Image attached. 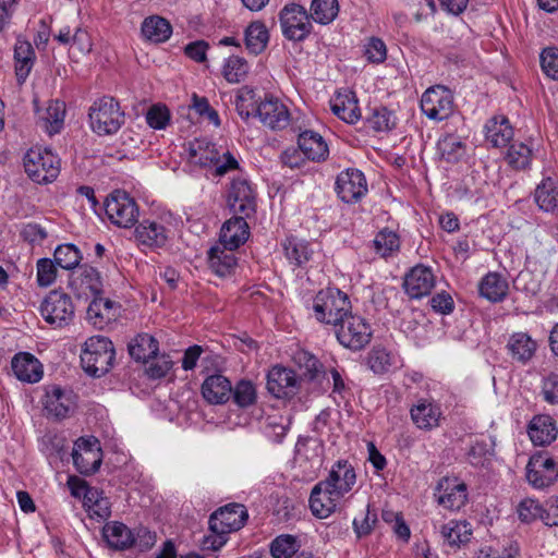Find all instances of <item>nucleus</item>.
I'll return each mask as SVG.
<instances>
[{
    "label": "nucleus",
    "mask_w": 558,
    "mask_h": 558,
    "mask_svg": "<svg viewBox=\"0 0 558 558\" xmlns=\"http://www.w3.org/2000/svg\"><path fill=\"white\" fill-rule=\"evenodd\" d=\"M247 517L246 508L240 504H229L216 510L209 518L210 534L204 536L203 549H220L227 543V535L242 529Z\"/></svg>",
    "instance_id": "1"
},
{
    "label": "nucleus",
    "mask_w": 558,
    "mask_h": 558,
    "mask_svg": "<svg viewBox=\"0 0 558 558\" xmlns=\"http://www.w3.org/2000/svg\"><path fill=\"white\" fill-rule=\"evenodd\" d=\"M189 159L191 163L211 168L217 177L239 168L236 158L229 150L220 154L216 145L205 138L189 143Z\"/></svg>",
    "instance_id": "2"
},
{
    "label": "nucleus",
    "mask_w": 558,
    "mask_h": 558,
    "mask_svg": "<svg viewBox=\"0 0 558 558\" xmlns=\"http://www.w3.org/2000/svg\"><path fill=\"white\" fill-rule=\"evenodd\" d=\"M114 347L110 339L104 336L88 338L81 352L83 369L93 377L106 375L113 365Z\"/></svg>",
    "instance_id": "3"
},
{
    "label": "nucleus",
    "mask_w": 558,
    "mask_h": 558,
    "mask_svg": "<svg viewBox=\"0 0 558 558\" xmlns=\"http://www.w3.org/2000/svg\"><path fill=\"white\" fill-rule=\"evenodd\" d=\"M313 312L319 323L335 327L351 312V302L344 292L328 288L314 298Z\"/></svg>",
    "instance_id": "4"
},
{
    "label": "nucleus",
    "mask_w": 558,
    "mask_h": 558,
    "mask_svg": "<svg viewBox=\"0 0 558 558\" xmlns=\"http://www.w3.org/2000/svg\"><path fill=\"white\" fill-rule=\"evenodd\" d=\"M92 130L98 135L117 133L124 123V112L119 102L109 96H104L93 102L88 110Z\"/></svg>",
    "instance_id": "5"
},
{
    "label": "nucleus",
    "mask_w": 558,
    "mask_h": 558,
    "mask_svg": "<svg viewBox=\"0 0 558 558\" xmlns=\"http://www.w3.org/2000/svg\"><path fill=\"white\" fill-rule=\"evenodd\" d=\"M23 161L27 175L39 184L51 183L60 173V159L47 147L29 148Z\"/></svg>",
    "instance_id": "6"
},
{
    "label": "nucleus",
    "mask_w": 558,
    "mask_h": 558,
    "mask_svg": "<svg viewBox=\"0 0 558 558\" xmlns=\"http://www.w3.org/2000/svg\"><path fill=\"white\" fill-rule=\"evenodd\" d=\"M335 336L338 342L352 351H359L365 348L373 335V330L367 320L350 312L341 322L333 327Z\"/></svg>",
    "instance_id": "7"
},
{
    "label": "nucleus",
    "mask_w": 558,
    "mask_h": 558,
    "mask_svg": "<svg viewBox=\"0 0 558 558\" xmlns=\"http://www.w3.org/2000/svg\"><path fill=\"white\" fill-rule=\"evenodd\" d=\"M307 10L299 3H288L279 12L282 35L291 41H304L313 32Z\"/></svg>",
    "instance_id": "8"
},
{
    "label": "nucleus",
    "mask_w": 558,
    "mask_h": 558,
    "mask_svg": "<svg viewBox=\"0 0 558 558\" xmlns=\"http://www.w3.org/2000/svg\"><path fill=\"white\" fill-rule=\"evenodd\" d=\"M526 480L534 488L549 487L558 480V461L547 450L533 453L526 464Z\"/></svg>",
    "instance_id": "9"
},
{
    "label": "nucleus",
    "mask_w": 558,
    "mask_h": 558,
    "mask_svg": "<svg viewBox=\"0 0 558 558\" xmlns=\"http://www.w3.org/2000/svg\"><path fill=\"white\" fill-rule=\"evenodd\" d=\"M422 112L430 120L448 119L454 110L452 92L444 85L428 87L421 97Z\"/></svg>",
    "instance_id": "10"
},
{
    "label": "nucleus",
    "mask_w": 558,
    "mask_h": 558,
    "mask_svg": "<svg viewBox=\"0 0 558 558\" xmlns=\"http://www.w3.org/2000/svg\"><path fill=\"white\" fill-rule=\"evenodd\" d=\"M105 210L109 220L118 227L131 228L137 222V204L125 191H113L105 202Z\"/></svg>",
    "instance_id": "11"
},
{
    "label": "nucleus",
    "mask_w": 558,
    "mask_h": 558,
    "mask_svg": "<svg viewBox=\"0 0 558 558\" xmlns=\"http://www.w3.org/2000/svg\"><path fill=\"white\" fill-rule=\"evenodd\" d=\"M74 312L71 296L58 290L50 291L40 305L44 319L58 328L70 325L74 318Z\"/></svg>",
    "instance_id": "12"
},
{
    "label": "nucleus",
    "mask_w": 558,
    "mask_h": 558,
    "mask_svg": "<svg viewBox=\"0 0 558 558\" xmlns=\"http://www.w3.org/2000/svg\"><path fill=\"white\" fill-rule=\"evenodd\" d=\"M74 466L83 475L97 472L102 462V452L99 440L94 437H80L72 451Z\"/></svg>",
    "instance_id": "13"
},
{
    "label": "nucleus",
    "mask_w": 558,
    "mask_h": 558,
    "mask_svg": "<svg viewBox=\"0 0 558 558\" xmlns=\"http://www.w3.org/2000/svg\"><path fill=\"white\" fill-rule=\"evenodd\" d=\"M335 191L343 203L356 204L368 192L366 178L361 170L348 168L337 175Z\"/></svg>",
    "instance_id": "14"
},
{
    "label": "nucleus",
    "mask_w": 558,
    "mask_h": 558,
    "mask_svg": "<svg viewBox=\"0 0 558 558\" xmlns=\"http://www.w3.org/2000/svg\"><path fill=\"white\" fill-rule=\"evenodd\" d=\"M228 205L233 215L251 217L256 211V194L244 178L233 179L228 192Z\"/></svg>",
    "instance_id": "15"
},
{
    "label": "nucleus",
    "mask_w": 558,
    "mask_h": 558,
    "mask_svg": "<svg viewBox=\"0 0 558 558\" xmlns=\"http://www.w3.org/2000/svg\"><path fill=\"white\" fill-rule=\"evenodd\" d=\"M436 284V276L423 264L412 267L404 276L402 287L410 299L420 300L430 294Z\"/></svg>",
    "instance_id": "16"
},
{
    "label": "nucleus",
    "mask_w": 558,
    "mask_h": 558,
    "mask_svg": "<svg viewBox=\"0 0 558 558\" xmlns=\"http://www.w3.org/2000/svg\"><path fill=\"white\" fill-rule=\"evenodd\" d=\"M300 389V379L291 368L275 365L267 374V390L274 397L292 398Z\"/></svg>",
    "instance_id": "17"
},
{
    "label": "nucleus",
    "mask_w": 558,
    "mask_h": 558,
    "mask_svg": "<svg viewBox=\"0 0 558 558\" xmlns=\"http://www.w3.org/2000/svg\"><path fill=\"white\" fill-rule=\"evenodd\" d=\"M437 502L450 511H458L468 501V486L457 477H442L436 487Z\"/></svg>",
    "instance_id": "18"
},
{
    "label": "nucleus",
    "mask_w": 558,
    "mask_h": 558,
    "mask_svg": "<svg viewBox=\"0 0 558 558\" xmlns=\"http://www.w3.org/2000/svg\"><path fill=\"white\" fill-rule=\"evenodd\" d=\"M526 433L534 446H550L558 437L557 422L549 414H536L527 423Z\"/></svg>",
    "instance_id": "19"
},
{
    "label": "nucleus",
    "mask_w": 558,
    "mask_h": 558,
    "mask_svg": "<svg viewBox=\"0 0 558 558\" xmlns=\"http://www.w3.org/2000/svg\"><path fill=\"white\" fill-rule=\"evenodd\" d=\"M327 488L341 498L352 490L356 483V473L348 460L337 461L330 469L328 476L323 481Z\"/></svg>",
    "instance_id": "20"
},
{
    "label": "nucleus",
    "mask_w": 558,
    "mask_h": 558,
    "mask_svg": "<svg viewBox=\"0 0 558 558\" xmlns=\"http://www.w3.org/2000/svg\"><path fill=\"white\" fill-rule=\"evenodd\" d=\"M260 122L271 130H283L290 123V112L284 104L276 98H266L256 107Z\"/></svg>",
    "instance_id": "21"
},
{
    "label": "nucleus",
    "mask_w": 558,
    "mask_h": 558,
    "mask_svg": "<svg viewBox=\"0 0 558 558\" xmlns=\"http://www.w3.org/2000/svg\"><path fill=\"white\" fill-rule=\"evenodd\" d=\"M44 405L49 416L63 420L74 411L75 396L70 390L52 386L46 392Z\"/></svg>",
    "instance_id": "22"
},
{
    "label": "nucleus",
    "mask_w": 558,
    "mask_h": 558,
    "mask_svg": "<svg viewBox=\"0 0 558 558\" xmlns=\"http://www.w3.org/2000/svg\"><path fill=\"white\" fill-rule=\"evenodd\" d=\"M247 218L234 215L222 225L219 241L223 247L234 251L246 242L250 235Z\"/></svg>",
    "instance_id": "23"
},
{
    "label": "nucleus",
    "mask_w": 558,
    "mask_h": 558,
    "mask_svg": "<svg viewBox=\"0 0 558 558\" xmlns=\"http://www.w3.org/2000/svg\"><path fill=\"white\" fill-rule=\"evenodd\" d=\"M330 109L335 116L348 124H354L361 119V110L356 95L352 90L338 92L330 99Z\"/></svg>",
    "instance_id": "24"
},
{
    "label": "nucleus",
    "mask_w": 558,
    "mask_h": 558,
    "mask_svg": "<svg viewBox=\"0 0 558 558\" xmlns=\"http://www.w3.org/2000/svg\"><path fill=\"white\" fill-rule=\"evenodd\" d=\"M340 499V496H336V493L327 488L320 481L312 489L310 508L315 517L326 519L335 512Z\"/></svg>",
    "instance_id": "25"
},
{
    "label": "nucleus",
    "mask_w": 558,
    "mask_h": 558,
    "mask_svg": "<svg viewBox=\"0 0 558 558\" xmlns=\"http://www.w3.org/2000/svg\"><path fill=\"white\" fill-rule=\"evenodd\" d=\"M136 240L150 248L163 247L168 242V230L157 219H144L135 228Z\"/></svg>",
    "instance_id": "26"
},
{
    "label": "nucleus",
    "mask_w": 558,
    "mask_h": 558,
    "mask_svg": "<svg viewBox=\"0 0 558 558\" xmlns=\"http://www.w3.org/2000/svg\"><path fill=\"white\" fill-rule=\"evenodd\" d=\"M118 315L117 304L99 295L94 296L86 312L87 320L97 329H104Z\"/></svg>",
    "instance_id": "27"
},
{
    "label": "nucleus",
    "mask_w": 558,
    "mask_h": 558,
    "mask_svg": "<svg viewBox=\"0 0 558 558\" xmlns=\"http://www.w3.org/2000/svg\"><path fill=\"white\" fill-rule=\"evenodd\" d=\"M413 423L420 428L430 430L439 426L442 415L440 407L427 399H421L410 410Z\"/></svg>",
    "instance_id": "28"
},
{
    "label": "nucleus",
    "mask_w": 558,
    "mask_h": 558,
    "mask_svg": "<svg viewBox=\"0 0 558 558\" xmlns=\"http://www.w3.org/2000/svg\"><path fill=\"white\" fill-rule=\"evenodd\" d=\"M232 393L231 381L221 374L207 376L202 385V395L210 404H225Z\"/></svg>",
    "instance_id": "29"
},
{
    "label": "nucleus",
    "mask_w": 558,
    "mask_h": 558,
    "mask_svg": "<svg viewBox=\"0 0 558 558\" xmlns=\"http://www.w3.org/2000/svg\"><path fill=\"white\" fill-rule=\"evenodd\" d=\"M39 125L49 134L59 133L64 123L65 104L61 100H49L44 109H36Z\"/></svg>",
    "instance_id": "30"
},
{
    "label": "nucleus",
    "mask_w": 558,
    "mask_h": 558,
    "mask_svg": "<svg viewBox=\"0 0 558 558\" xmlns=\"http://www.w3.org/2000/svg\"><path fill=\"white\" fill-rule=\"evenodd\" d=\"M13 374L17 379L26 383H37L43 377L41 364L27 352H20L14 355L11 362Z\"/></svg>",
    "instance_id": "31"
},
{
    "label": "nucleus",
    "mask_w": 558,
    "mask_h": 558,
    "mask_svg": "<svg viewBox=\"0 0 558 558\" xmlns=\"http://www.w3.org/2000/svg\"><path fill=\"white\" fill-rule=\"evenodd\" d=\"M298 145L303 155L312 161H324L329 149L324 137L314 131L306 130L299 135Z\"/></svg>",
    "instance_id": "32"
},
{
    "label": "nucleus",
    "mask_w": 558,
    "mask_h": 558,
    "mask_svg": "<svg viewBox=\"0 0 558 558\" xmlns=\"http://www.w3.org/2000/svg\"><path fill=\"white\" fill-rule=\"evenodd\" d=\"M485 137L494 147H506L513 137V129L505 116H495L485 124Z\"/></svg>",
    "instance_id": "33"
},
{
    "label": "nucleus",
    "mask_w": 558,
    "mask_h": 558,
    "mask_svg": "<svg viewBox=\"0 0 558 558\" xmlns=\"http://www.w3.org/2000/svg\"><path fill=\"white\" fill-rule=\"evenodd\" d=\"M70 284L80 296H96L99 295L102 290L100 274L90 266L82 267L80 275L73 278Z\"/></svg>",
    "instance_id": "34"
},
{
    "label": "nucleus",
    "mask_w": 558,
    "mask_h": 558,
    "mask_svg": "<svg viewBox=\"0 0 558 558\" xmlns=\"http://www.w3.org/2000/svg\"><path fill=\"white\" fill-rule=\"evenodd\" d=\"M208 266L219 277L231 275L236 267V257L233 251L215 245L208 251Z\"/></svg>",
    "instance_id": "35"
},
{
    "label": "nucleus",
    "mask_w": 558,
    "mask_h": 558,
    "mask_svg": "<svg viewBox=\"0 0 558 558\" xmlns=\"http://www.w3.org/2000/svg\"><path fill=\"white\" fill-rule=\"evenodd\" d=\"M508 281L498 272H488L478 284L481 296L497 303L506 299L508 294Z\"/></svg>",
    "instance_id": "36"
},
{
    "label": "nucleus",
    "mask_w": 558,
    "mask_h": 558,
    "mask_svg": "<svg viewBox=\"0 0 558 558\" xmlns=\"http://www.w3.org/2000/svg\"><path fill=\"white\" fill-rule=\"evenodd\" d=\"M507 348L513 360L526 364L534 356L537 344L526 332H515L509 338Z\"/></svg>",
    "instance_id": "37"
},
{
    "label": "nucleus",
    "mask_w": 558,
    "mask_h": 558,
    "mask_svg": "<svg viewBox=\"0 0 558 558\" xmlns=\"http://www.w3.org/2000/svg\"><path fill=\"white\" fill-rule=\"evenodd\" d=\"M35 51L26 40L17 39L14 46L15 74L20 84H23L34 65Z\"/></svg>",
    "instance_id": "38"
},
{
    "label": "nucleus",
    "mask_w": 558,
    "mask_h": 558,
    "mask_svg": "<svg viewBox=\"0 0 558 558\" xmlns=\"http://www.w3.org/2000/svg\"><path fill=\"white\" fill-rule=\"evenodd\" d=\"M534 198L539 209L546 213L558 211V182L551 178H545L536 186Z\"/></svg>",
    "instance_id": "39"
},
{
    "label": "nucleus",
    "mask_w": 558,
    "mask_h": 558,
    "mask_svg": "<svg viewBox=\"0 0 558 558\" xmlns=\"http://www.w3.org/2000/svg\"><path fill=\"white\" fill-rule=\"evenodd\" d=\"M128 349L132 359L137 362H146L157 356L159 343L149 333H140L129 342Z\"/></svg>",
    "instance_id": "40"
},
{
    "label": "nucleus",
    "mask_w": 558,
    "mask_h": 558,
    "mask_svg": "<svg viewBox=\"0 0 558 558\" xmlns=\"http://www.w3.org/2000/svg\"><path fill=\"white\" fill-rule=\"evenodd\" d=\"M245 47L250 53H262L269 41V32L262 21L252 22L244 31Z\"/></svg>",
    "instance_id": "41"
},
{
    "label": "nucleus",
    "mask_w": 558,
    "mask_h": 558,
    "mask_svg": "<svg viewBox=\"0 0 558 558\" xmlns=\"http://www.w3.org/2000/svg\"><path fill=\"white\" fill-rule=\"evenodd\" d=\"M366 363L375 374H384L397 368L400 360L393 352L381 347H375L368 352Z\"/></svg>",
    "instance_id": "42"
},
{
    "label": "nucleus",
    "mask_w": 558,
    "mask_h": 558,
    "mask_svg": "<svg viewBox=\"0 0 558 558\" xmlns=\"http://www.w3.org/2000/svg\"><path fill=\"white\" fill-rule=\"evenodd\" d=\"M102 535L111 548L124 550L132 547V531L121 522H109L102 529Z\"/></svg>",
    "instance_id": "43"
},
{
    "label": "nucleus",
    "mask_w": 558,
    "mask_h": 558,
    "mask_svg": "<svg viewBox=\"0 0 558 558\" xmlns=\"http://www.w3.org/2000/svg\"><path fill=\"white\" fill-rule=\"evenodd\" d=\"M141 31L146 39L153 43H165L172 34V26L166 19L153 15L143 21Z\"/></svg>",
    "instance_id": "44"
},
{
    "label": "nucleus",
    "mask_w": 558,
    "mask_h": 558,
    "mask_svg": "<svg viewBox=\"0 0 558 558\" xmlns=\"http://www.w3.org/2000/svg\"><path fill=\"white\" fill-rule=\"evenodd\" d=\"M283 250L288 260L298 267H305L312 259L314 251L311 244L304 240L289 238L283 243Z\"/></svg>",
    "instance_id": "45"
},
{
    "label": "nucleus",
    "mask_w": 558,
    "mask_h": 558,
    "mask_svg": "<svg viewBox=\"0 0 558 558\" xmlns=\"http://www.w3.org/2000/svg\"><path fill=\"white\" fill-rule=\"evenodd\" d=\"M365 123L374 132H389L397 125V117L395 112L385 106H376L371 108Z\"/></svg>",
    "instance_id": "46"
},
{
    "label": "nucleus",
    "mask_w": 558,
    "mask_h": 558,
    "mask_svg": "<svg viewBox=\"0 0 558 558\" xmlns=\"http://www.w3.org/2000/svg\"><path fill=\"white\" fill-rule=\"evenodd\" d=\"M441 535L450 546L468 543L472 535V526L468 521H449L441 527Z\"/></svg>",
    "instance_id": "47"
},
{
    "label": "nucleus",
    "mask_w": 558,
    "mask_h": 558,
    "mask_svg": "<svg viewBox=\"0 0 558 558\" xmlns=\"http://www.w3.org/2000/svg\"><path fill=\"white\" fill-rule=\"evenodd\" d=\"M311 19L322 25L330 24L339 13L338 0H312Z\"/></svg>",
    "instance_id": "48"
},
{
    "label": "nucleus",
    "mask_w": 558,
    "mask_h": 558,
    "mask_svg": "<svg viewBox=\"0 0 558 558\" xmlns=\"http://www.w3.org/2000/svg\"><path fill=\"white\" fill-rule=\"evenodd\" d=\"M373 246L380 257H390L400 250L399 235L395 231L385 228L375 235Z\"/></svg>",
    "instance_id": "49"
},
{
    "label": "nucleus",
    "mask_w": 558,
    "mask_h": 558,
    "mask_svg": "<svg viewBox=\"0 0 558 558\" xmlns=\"http://www.w3.org/2000/svg\"><path fill=\"white\" fill-rule=\"evenodd\" d=\"M84 505L88 507L90 517L98 521H104L111 515V504L102 490L92 488Z\"/></svg>",
    "instance_id": "50"
},
{
    "label": "nucleus",
    "mask_w": 558,
    "mask_h": 558,
    "mask_svg": "<svg viewBox=\"0 0 558 558\" xmlns=\"http://www.w3.org/2000/svg\"><path fill=\"white\" fill-rule=\"evenodd\" d=\"M290 418L280 414L267 415L263 423V432L274 442H281L289 428Z\"/></svg>",
    "instance_id": "51"
},
{
    "label": "nucleus",
    "mask_w": 558,
    "mask_h": 558,
    "mask_svg": "<svg viewBox=\"0 0 558 558\" xmlns=\"http://www.w3.org/2000/svg\"><path fill=\"white\" fill-rule=\"evenodd\" d=\"M53 262L59 267L71 270L80 264L82 254L74 244L66 243L57 246L53 253Z\"/></svg>",
    "instance_id": "52"
},
{
    "label": "nucleus",
    "mask_w": 558,
    "mask_h": 558,
    "mask_svg": "<svg viewBox=\"0 0 558 558\" xmlns=\"http://www.w3.org/2000/svg\"><path fill=\"white\" fill-rule=\"evenodd\" d=\"M506 159L517 170L527 168L532 160V148L522 142H514L510 145Z\"/></svg>",
    "instance_id": "53"
},
{
    "label": "nucleus",
    "mask_w": 558,
    "mask_h": 558,
    "mask_svg": "<svg viewBox=\"0 0 558 558\" xmlns=\"http://www.w3.org/2000/svg\"><path fill=\"white\" fill-rule=\"evenodd\" d=\"M438 150L442 159L456 162L464 155L465 148L459 137L449 134L439 140Z\"/></svg>",
    "instance_id": "54"
},
{
    "label": "nucleus",
    "mask_w": 558,
    "mask_h": 558,
    "mask_svg": "<svg viewBox=\"0 0 558 558\" xmlns=\"http://www.w3.org/2000/svg\"><path fill=\"white\" fill-rule=\"evenodd\" d=\"M296 537L289 534L277 536L270 544L274 558H291L299 549Z\"/></svg>",
    "instance_id": "55"
},
{
    "label": "nucleus",
    "mask_w": 558,
    "mask_h": 558,
    "mask_svg": "<svg viewBox=\"0 0 558 558\" xmlns=\"http://www.w3.org/2000/svg\"><path fill=\"white\" fill-rule=\"evenodd\" d=\"M234 403L240 408H247L256 402V388L252 381L242 379L232 388L231 393Z\"/></svg>",
    "instance_id": "56"
},
{
    "label": "nucleus",
    "mask_w": 558,
    "mask_h": 558,
    "mask_svg": "<svg viewBox=\"0 0 558 558\" xmlns=\"http://www.w3.org/2000/svg\"><path fill=\"white\" fill-rule=\"evenodd\" d=\"M248 72V64L245 59L231 56L223 66V76L229 83H240Z\"/></svg>",
    "instance_id": "57"
},
{
    "label": "nucleus",
    "mask_w": 558,
    "mask_h": 558,
    "mask_svg": "<svg viewBox=\"0 0 558 558\" xmlns=\"http://www.w3.org/2000/svg\"><path fill=\"white\" fill-rule=\"evenodd\" d=\"M235 109L243 120H248L253 114L256 116V100L253 89L244 87L235 96Z\"/></svg>",
    "instance_id": "58"
},
{
    "label": "nucleus",
    "mask_w": 558,
    "mask_h": 558,
    "mask_svg": "<svg viewBox=\"0 0 558 558\" xmlns=\"http://www.w3.org/2000/svg\"><path fill=\"white\" fill-rule=\"evenodd\" d=\"M517 513L523 523H531L538 519L543 521L544 507L538 500L525 498L518 505Z\"/></svg>",
    "instance_id": "59"
},
{
    "label": "nucleus",
    "mask_w": 558,
    "mask_h": 558,
    "mask_svg": "<svg viewBox=\"0 0 558 558\" xmlns=\"http://www.w3.org/2000/svg\"><path fill=\"white\" fill-rule=\"evenodd\" d=\"M57 264L50 258H39L36 263V281L41 288L54 283L58 275Z\"/></svg>",
    "instance_id": "60"
},
{
    "label": "nucleus",
    "mask_w": 558,
    "mask_h": 558,
    "mask_svg": "<svg viewBox=\"0 0 558 558\" xmlns=\"http://www.w3.org/2000/svg\"><path fill=\"white\" fill-rule=\"evenodd\" d=\"M299 361L301 368H303V375L308 380H318L320 376H325L323 364L313 354L303 352L300 355Z\"/></svg>",
    "instance_id": "61"
},
{
    "label": "nucleus",
    "mask_w": 558,
    "mask_h": 558,
    "mask_svg": "<svg viewBox=\"0 0 558 558\" xmlns=\"http://www.w3.org/2000/svg\"><path fill=\"white\" fill-rule=\"evenodd\" d=\"M190 108L193 109L201 117H206L210 123L216 128L220 126V118L218 112L209 105V101L204 96L197 94L192 95V102Z\"/></svg>",
    "instance_id": "62"
},
{
    "label": "nucleus",
    "mask_w": 558,
    "mask_h": 558,
    "mask_svg": "<svg viewBox=\"0 0 558 558\" xmlns=\"http://www.w3.org/2000/svg\"><path fill=\"white\" fill-rule=\"evenodd\" d=\"M539 59L544 74L554 81H558V49L555 47L545 48Z\"/></svg>",
    "instance_id": "63"
},
{
    "label": "nucleus",
    "mask_w": 558,
    "mask_h": 558,
    "mask_svg": "<svg viewBox=\"0 0 558 558\" xmlns=\"http://www.w3.org/2000/svg\"><path fill=\"white\" fill-rule=\"evenodd\" d=\"M541 395L545 402L558 404V374L550 373L542 379Z\"/></svg>",
    "instance_id": "64"
}]
</instances>
